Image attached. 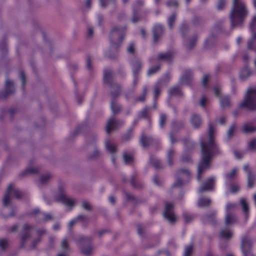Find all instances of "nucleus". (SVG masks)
Segmentation results:
<instances>
[{
	"label": "nucleus",
	"mask_w": 256,
	"mask_h": 256,
	"mask_svg": "<svg viewBox=\"0 0 256 256\" xmlns=\"http://www.w3.org/2000/svg\"><path fill=\"white\" fill-rule=\"evenodd\" d=\"M215 132L214 125L210 123L208 124L209 142L208 143L201 142L202 158L198 166V180L201 179V174L210 167V160L212 156L216 154L217 148L214 142V134Z\"/></svg>",
	"instance_id": "nucleus-1"
},
{
	"label": "nucleus",
	"mask_w": 256,
	"mask_h": 256,
	"mask_svg": "<svg viewBox=\"0 0 256 256\" xmlns=\"http://www.w3.org/2000/svg\"><path fill=\"white\" fill-rule=\"evenodd\" d=\"M248 11L242 0H233L230 12L231 26L232 28L240 25L248 14Z\"/></svg>",
	"instance_id": "nucleus-2"
},
{
	"label": "nucleus",
	"mask_w": 256,
	"mask_h": 256,
	"mask_svg": "<svg viewBox=\"0 0 256 256\" xmlns=\"http://www.w3.org/2000/svg\"><path fill=\"white\" fill-rule=\"evenodd\" d=\"M126 26H114L111 29L110 40V47L116 49L120 45L126 30Z\"/></svg>",
	"instance_id": "nucleus-3"
},
{
	"label": "nucleus",
	"mask_w": 256,
	"mask_h": 256,
	"mask_svg": "<svg viewBox=\"0 0 256 256\" xmlns=\"http://www.w3.org/2000/svg\"><path fill=\"white\" fill-rule=\"evenodd\" d=\"M240 106L246 108L249 110H256V88H251L248 90L247 94L241 102Z\"/></svg>",
	"instance_id": "nucleus-4"
},
{
	"label": "nucleus",
	"mask_w": 256,
	"mask_h": 256,
	"mask_svg": "<svg viewBox=\"0 0 256 256\" xmlns=\"http://www.w3.org/2000/svg\"><path fill=\"white\" fill-rule=\"evenodd\" d=\"M24 195V192L20 190L18 188H15L12 184H10L3 198V205L4 206H8L11 202V198L12 196H15L16 198H21Z\"/></svg>",
	"instance_id": "nucleus-5"
},
{
	"label": "nucleus",
	"mask_w": 256,
	"mask_h": 256,
	"mask_svg": "<svg viewBox=\"0 0 256 256\" xmlns=\"http://www.w3.org/2000/svg\"><path fill=\"white\" fill-rule=\"evenodd\" d=\"M91 237L80 236L78 240V242L82 245V252L86 256H90L92 254V248L91 244Z\"/></svg>",
	"instance_id": "nucleus-6"
},
{
	"label": "nucleus",
	"mask_w": 256,
	"mask_h": 256,
	"mask_svg": "<svg viewBox=\"0 0 256 256\" xmlns=\"http://www.w3.org/2000/svg\"><path fill=\"white\" fill-rule=\"evenodd\" d=\"M252 248V242L248 236H244L242 240L241 248L244 256H250Z\"/></svg>",
	"instance_id": "nucleus-7"
},
{
	"label": "nucleus",
	"mask_w": 256,
	"mask_h": 256,
	"mask_svg": "<svg viewBox=\"0 0 256 256\" xmlns=\"http://www.w3.org/2000/svg\"><path fill=\"white\" fill-rule=\"evenodd\" d=\"M173 204L170 202L165 204V210L164 216L170 222L172 223L176 222V218L173 212Z\"/></svg>",
	"instance_id": "nucleus-8"
},
{
	"label": "nucleus",
	"mask_w": 256,
	"mask_h": 256,
	"mask_svg": "<svg viewBox=\"0 0 256 256\" xmlns=\"http://www.w3.org/2000/svg\"><path fill=\"white\" fill-rule=\"evenodd\" d=\"M122 124V122L116 120L114 117H112L108 121L106 130L107 133L110 134L112 130H116L118 126Z\"/></svg>",
	"instance_id": "nucleus-9"
},
{
	"label": "nucleus",
	"mask_w": 256,
	"mask_h": 256,
	"mask_svg": "<svg viewBox=\"0 0 256 256\" xmlns=\"http://www.w3.org/2000/svg\"><path fill=\"white\" fill-rule=\"evenodd\" d=\"M214 178H210L202 183L198 190L199 192H202L204 191L212 190L214 189Z\"/></svg>",
	"instance_id": "nucleus-10"
},
{
	"label": "nucleus",
	"mask_w": 256,
	"mask_h": 256,
	"mask_svg": "<svg viewBox=\"0 0 256 256\" xmlns=\"http://www.w3.org/2000/svg\"><path fill=\"white\" fill-rule=\"evenodd\" d=\"M56 198L57 201L60 202L66 206L70 207L74 206L76 202V200L68 198L64 194H61L60 195L56 196Z\"/></svg>",
	"instance_id": "nucleus-11"
},
{
	"label": "nucleus",
	"mask_w": 256,
	"mask_h": 256,
	"mask_svg": "<svg viewBox=\"0 0 256 256\" xmlns=\"http://www.w3.org/2000/svg\"><path fill=\"white\" fill-rule=\"evenodd\" d=\"M154 42H157L164 34V28L160 24L156 25L153 28Z\"/></svg>",
	"instance_id": "nucleus-12"
},
{
	"label": "nucleus",
	"mask_w": 256,
	"mask_h": 256,
	"mask_svg": "<svg viewBox=\"0 0 256 256\" xmlns=\"http://www.w3.org/2000/svg\"><path fill=\"white\" fill-rule=\"evenodd\" d=\"M32 226L26 224L24 226V232L22 236V244L21 246H23L24 242L30 236V230Z\"/></svg>",
	"instance_id": "nucleus-13"
},
{
	"label": "nucleus",
	"mask_w": 256,
	"mask_h": 256,
	"mask_svg": "<svg viewBox=\"0 0 256 256\" xmlns=\"http://www.w3.org/2000/svg\"><path fill=\"white\" fill-rule=\"evenodd\" d=\"M237 218L232 213H226L224 224L226 226H232L236 223Z\"/></svg>",
	"instance_id": "nucleus-14"
},
{
	"label": "nucleus",
	"mask_w": 256,
	"mask_h": 256,
	"mask_svg": "<svg viewBox=\"0 0 256 256\" xmlns=\"http://www.w3.org/2000/svg\"><path fill=\"white\" fill-rule=\"evenodd\" d=\"M112 73L110 70H105L104 75V84L108 86L114 84L112 80Z\"/></svg>",
	"instance_id": "nucleus-15"
},
{
	"label": "nucleus",
	"mask_w": 256,
	"mask_h": 256,
	"mask_svg": "<svg viewBox=\"0 0 256 256\" xmlns=\"http://www.w3.org/2000/svg\"><path fill=\"white\" fill-rule=\"evenodd\" d=\"M14 92V83L8 80L6 82V92L4 96V98L12 94Z\"/></svg>",
	"instance_id": "nucleus-16"
},
{
	"label": "nucleus",
	"mask_w": 256,
	"mask_h": 256,
	"mask_svg": "<svg viewBox=\"0 0 256 256\" xmlns=\"http://www.w3.org/2000/svg\"><path fill=\"white\" fill-rule=\"evenodd\" d=\"M190 122L192 126L196 128H200L202 124V120L200 116L196 114H193L192 116Z\"/></svg>",
	"instance_id": "nucleus-17"
},
{
	"label": "nucleus",
	"mask_w": 256,
	"mask_h": 256,
	"mask_svg": "<svg viewBox=\"0 0 256 256\" xmlns=\"http://www.w3.org/2000/svg\"><path fill=\"white\" fill-rule=\"evenodd\" d=\"M192 72L190 70L186 71L184 74L182 76L180 80V82L182 84H189L192 80Z\"/></svg>",
	"instance_id": "nucleus-18"
},
{
	"label": "nucleus",
	"mask_w": 256,
	"mask_h": 256,
	"mask_svg": "<svg viewBox=\"0 0 256 256\" xmlns=\"http://www.w3.org/2000/svg\"><path fill=\"white\" fill-rule=\"evenodd\" d=\"M110 89V94L114 96H118L120 92V86L116 83L112 84V86H108Z\"/></svg>",
	"instance_id": "nucleus-19"
},
{
	"label": "nucleus",
	"mask_w": 256,
	"mask_h": 256,
	"mask_svg": "<svg viewBox=\"0 0 256 256\" xmlns=\"http://www.w3.org/2000/svg\"><path fill=\"white\" fill-rule=\"evenodd\" d=\"M134 76L138 75L139 71L142 68V63L138 59H135L132 64Z\"/></svg>",
	"instance_id": "nucleus-20"
},
{
	"label": "nucleus",
	"mask_w": 256,
	"mask_h": 256,
	"mask_svg": "<svg viewBox=\"0 0 256 256\" xmlns=\"http://www.w3.org/2000/svg\"><path fill=\"white\" fill-rule=\"evenodd\" d=\"M100 6L102 8H106L109 6L116 8V0H99Z\"/></svg>",
	"instance_id": "nucleus-21"
},
{
	"label": "nucleus",
	"mask_w": 256,
	"mask_h": 256,
	"mask_svg": "<svg viewBox=\"0 0 256 256\" xmlns=\"http://www.w3.org/2000/svg\"><path fill=\"white\" fill-rule=\"evenodd\" d=\"M173 56L174 54L172 52L160 54L158 55V59L161 60L170 62L173 58Z\"/></svg>",
	"instance_id": "nucleus-22"
},
{
	"label": "nucleus",
	"mask_w": 256,
	"mask_h": 256,
	"mask_svg": "<svg viewBox=\"0 0 256 256\" xmlns=\"http://www.w3.org/2000/svg\"><path fill=\"white\" fill-rule=\"evenodd\" d=\"M220 103L222 108H226L230 106V102L228 96H222L220 98Z\"/></svg>",
	"instance_id": "nucleus-23"
},
{
	"label": "nucleus",
	"mask_w": 256,
	"mask_h": 256,
	"mask_svg": "<svg viewBox=\"0 0 256 256\" xmlns=\"http://www.w3.org/2000/svg\"><path fill=\"white\" fill-rule=\"evenodd\" d=\"M232 233L228 229H222L220 232V236L221 238L230 240L232 238Z\"/></svg>",
	"instance_id": "nucleus-24"
},
{
	"label": "nucleus",
	"mask_w": 256,
	"mask_h": 256,
	"mask_svg": "<svg viewBox=\"0 0 256 256\" xmlns=\"http://www.w3.org/2000/svg\"><path fill=\"white\" fill-rule=\"evenodd\" d=\"M240 202L242 208V211L245 214L246 218L247 219L249 212V206L248 203L244 198H242L240 200Z\"/></svg>",
	"instance_id": "nucleus-25"
},
{
	"label": "nucleus",
	"mask_w": 256,
	"mask_h": 256,
	"mask_svg": "<svg viewBox=\"0 0 256 256\" xmlns=\"http://www.w3.org/2000/svg\"><path fill=\"white\" fill-rule=\"evenodd\" d=\"M140 142L142 146L144 148H146L152 143L153 140L152 138L146 136L143 134L140 139Z\"/></svg>",
	"instance_id": "nucleus-26"
},
{
	"label": "nucleus",
	"mask_w": 256,
	"mask_h": 256,
	"mask_svg": "<svg viewBox=\"0 0 256 256\" xmlns=\"http://www.w3.org/2000/svg\"><path fill=\"white\" fill-rule=\"evenodd\" d=\"M61 248L64 252L58 254V256H67L66 250L68 249V241L66 238H64L61 242Z\"/></svg>",
	"instance_id": "nucleus-27"
},
{
	"label": "nucleus",
	"mask_w": 256,
	"mask_h": 256,
	"mask_svg": "<svg viewBox=\"0 0 256 256\" xmlns=\"http://www.w3.org/2000/svg\"><path fill=\"white\" fill-rule=\"evenodd\" d=\"M130 182L132 186L135 188H141L143 186V184L137 180L135 174L132 176Z\"/></svg>",
	"instance_id": "nucleus-28"
},
{
	"label": "nucleus",
	"mask_w": 256,
	"mask_h": 256,
	"mask_svg": "<svg viewBox=\"0 0 256 256\" xmlns=\"http://www.w3.org/2000/svg\"><path fill=\"white\" fill-rule=\"evenodd\" d=\"M251 74V72L248 66H246L241 70L240 77L242 80H246Z\"/></svg>",
	"instance_id": "nucleus-29"
},
{
	"label": "nucleus",
	"mask_w": 256,
	"mask_h": 256,
	"mask_svg": "<svg viewBox=\"0 0 256 256\" xmlns=\"http://www.w3.org/2000/svg\"><path fill=\"white\" fill-rule=\"evenodd\" d=\"M162 82L160 81L157 82L154 88V98L156 99L160 94Z\"/></svg>",
	"instance_id": "nucleus-30"
},
{
	"label": "nucleus",
	"mask_w": 256,
	"mask_h": 256,
	"mask_svg": "<svg viewBox=\"0 0 256 256\" xmlns=\"http://www.w3.org/2000/svg\"><path fill=\"white\" fill-rule=\"evenodd\" d=\"M106 150L110 153L113 154L116 152V145L109 140L106 142Z\"/></svg>",
	"instance_id": "nucleus-31"
},
{
	"label": "nucleus",
	"mask_w": 256,
	"mask_h": 256,
	"mask_svg": "<svg viewBox=\"0 0 256 256\" xmlns=\"http://www.w3.org/2000/svg\"><path fill=\"white\" fill-rule=\"evenodd\" d=\"M211 204V200L208 198H200L198 202V206L200 207L208 206Z\"/></svg>",
	"instance_id": "nucleus-32"
},
{
	"label": "nucleus",
	"mask_w": 256,
	"mask_h": 256,
	"mask_svg": "<svg viewBox=\"0 0 256 256\" xmlns=\"http://www.w3.org/2000/svg\"><path fill=\"white\" fill-rule=\"evenodd\" d=\"M52 178V175L50 173H46L42 175L40 178V182L45 184L49 182Z\"/></svg>",
	"instance_id": "nucleus-33"
},
{
	"label": "nucleus",
	"mask_w": 256,
	"mask_h": 256,
	"mask_svg": "<svg viewBox=\"0 0 256 256\" xmlns=\"http://www.w3.org/2000/svg\"><path fill=\"white\" fill-rule=\"evenodd\" d=\"M35 214H38L40 218L44 219V220H50L52 219V216L50 214H46L40 212L38 210H34Z\"/></svg>",
	"instance_id": "nucleus-34"
},
{
	"label": "nucleus",
	"mask_w": 256,
	"mask_h": 256,
	"mask_svg": "<svg viewBox=\"0 0 256 256\" xmlns=\"http://www.w3.org/2000/svg\"><path fill=\"white\" fill-rule=\"evenodd\" d=\"M124 194L127 200L132 201L134 203H138L140 202V200H138V198L134 196L130 193L126 192Z\"/></svg>",
	"instance_id": "nucleus-35"
},
{
	"label": "nucleus",
	"mask_w": 256,
	"mask_h": 256,
	"mask_svg": "<svg viewBox=\"0 0 256 256\" xmlns=\"http://www.w3.org/2000/svg\"><path fill=\"white\" fill-rule=\"evenodd\" d=\"M216 212H213L212 213H210V214L206 215V218L208 221L212 222V224H216Z\"/></svg>",
	"instance_id": "nucleus-36"
},
{
	"label": "nucleus",
	"mask_w": 256,
	"mask_h": 256,
	"mask_svg": "<svg viewBox=\"0 0 256 256\" xmlns=\"http://www.w3.org/2000/svg\"><path fill=\"white\" fill-rule=\"evenodd\" d=\"M111 108L114 114H116L121 110V106L113 100L111 102Z\"/></svg>",
	"instance_id": "nucleus-37"
},
{
	"label": "nucleus",
	"mask_w": 256,
	"mask_h": 256,
	"mask_svg": "<svg viewBox=\"0 0 256 256\" xmlns=\"http://www.w3.org/2000/svg\"><path fill=\"white\" fill-rule=\"evenodd\" d=\"M150 162L153 166L156 168H161L159 160L155 156H150Z\"/></svg>",
	"instance_id": "nucleus-38"
},
{
	"label": "nucleus",
	"mask_w": 256,
	"mask_h": 256,
	"mask_svg": "<svg viewBox=\"0 0 256 256\" xmlns=\"http://www.w3.org/2000/svg\"><path fill=\"white\" fill-rule=\"evenodd\" d=\"M148 92V88L144 86L143 88L142 94L136 99V102H144Z\"/></svg>",
	"instance_id": "nucleus-39"
},
{
	"label": "nucleus",
	"mask_w": 256,
	"mask_h": 256,
	"mask_svg": "<svg viewBox=\"0 0 256 256\" xmlns=\"http://www.w3.org/2000/svg\"><path fill=\"white\" fill-rule=\"evenodd\" d=\"M39 171L38 168H34V167H30L26 169V170L22 173V174L25 176L28 174H36L38 173Z\"/></svg>",
	"instance_id": "nucleus-40"
},
{
	"label": "nucleus",
	"mask_w": 256,
	"mask_h": 256,
	"mask_svg": "<svg viewBox=\"0 0 256 256\" xmlns=\"http://www.w3.org/2000/svg\"><path fill=\"white\" fill-rule=\"evenodd\" d=\"M169 94L171 96H180L181 94V92L178 87H174L170 89Z\"/></svg>",
	"instance_id": "nucleus-41"
},
{
	"label": "nucleus",
	"mask_w": 256,
	"mask_h": 256,
	"mask_svg": "<svg viewBox=\"0 0 256 256\" xmlns=\"http://www.w3.org/2000/svg\"><path fill=\"white\" fill-rule=\"evenodd\" d=\"M252 32V39L248 42V48H252V44L255 40H256V31L254 30H251Z\"/></svg>",
	"instance_id": "nucleus-42"
},
{
	"label": "nucleus",
	"mask_w": 256,
	"mask_h": 256,
	"mask_svg": "<svg viewBox=\"0 0 256 256\" xmlns=\"http://www.w3.org/2000/svg\"><path fill=\"white\" fill-rule=\"evenodd\" d=\"M237 173V169L234 168L232 169L230 172L226 174V177L227 180H231L235 178Z\"/></svg>",
	"instance_id": "nucleus-43"
},
{
	"label": "nucleus",
	"mask_w": 256,
	"mask_h": 256,
	"mask_svg": "<svg viewBox=\"0 0 256 256\" xmlns=\"http://www.w3.org/2000/svg\"><path fill=\"white\" fill-rule=\"evenodd\" d=\"M244 130L246 132H254L256 129L250 124H246L243 126Z\"/></svg>",
	"instance_id": "nucleus-44"
},
{
	"label": "nucleus",
	"mask_w": 256,
	"mask_h": 256,
	"mask_svg": "<svg viewBox=\"0 0 256 256\" xmlns=\"http://www.w3.org/2000/svg\"><path fill=\"white\" fill-rule=\"evenodd\" d=\"M167 116L164 114H162L160 115V125L162 128H163L166 122Z\"/></svg>",
	"instance_id": "nucleus-45"
},
{
	"label": "nucleus",
	"mask_w": 256,
	"mask_h": 256,
	"mask_svg": "<svg viewBox=\"0 0 256 256\" xmlns=\"http://www.w3.org/2000/svg\"><path fill=\"white\" fill-rule=\"evenodd\" d=\"M174 154V151L172 149H170L168 152V164L172 166L173 164L172 158Z\"/></svg>",
	"instance_id": "nucleus-46"
},
{
	"label": "nucleus",
	"mask_w": 256,
	"mask_h": 256,
	"mask_svg": "<svg viewBox=\"0 0 256 256\" xmlns=\"http://www.w3.org/2000/svg\"><path fill=\"white\" fill-rule=\"evenodd\" d=\"M248 186L249 188H252L254 186V178L251 172H248Z\"/></svg>",
	"instance_id": "nucleus-47"
},
{
	"label": "nucleus",
	"mask_w": 256,
	"mask_h": 256,
	"mask_svg": "<svg viewBox=\"0 0 256 256\" xmlns=\"http://www.w3.org/2000/svg\"><path fill=\"white\" fill-rule=\"evenodd\" d=\"M192 244L186 246L184 250V256H190L192 252Z\"/></svg>",
	"instance_id": "nucleus-48"
},
{
	"label": "nucleus",
	"mask_w": 256,
	"mask_h": 256,
	"mask_svg": "<svg viewBox=\"0 0 256 256\" xmlns=\"http://www.w3.org/2000/svg\"><path fill=\"white\" fill-rule=\"evenodd\" d=\"M176 14L173 13L168 18V26L170 28H172V24L176 20Z\"/></svg>",
	"instance_id": "nucleus-49"
},
{
	"label": "nucleus",
	"mask_w": 256,
	"mask_h": 256,
	"mask_svg": "<svg viewBox=\"0 0 256 256\" xmlns=\"http://www.w3.org/2000/svg\"><path fill=\"white\" fill-rule=\"evenodd\" d=\"M236 130V126L235 124H232V126H230V128L229 130L227 132V136L228 138H231L232 137Z\"/></svg>",
	"instance_id": "nucleus-50"
},
{
	"label": "nucleus",
	"mask_w": 256,
	"mask_h": 256,
	"mask_svg": "<svg viewBox=\"0 0 256 256\" xmlns=\"http://www.w3.org/2000/svg\"><path fill=\"white\" fill-rule=\"evenodd\" d=\"M123 157L124 162L126 164H130L132 162V156L131 155L128 154L126 152L124 153Z\"/></svg>",
	"instance_id": "nucleus-51"
},
{
	"label": "nucleus",
	"mask_w": 256,
	"mask_h": 256,
	"mask_svg": "<svg viewBox=\"0 0 256 256\" xmlns=\"http://www.w3.org/2000/svg\"><path fill=\"white\" fill-rule=\"evenodd\" d=\"M82 206L84 209L88 211H90L92 210V206L90 203L86 200L82 201Z\"/></svg>",
	"instance_id": "nucleus-52"
},
{
	"label": "nucleus",
	"mask_w": 256,
	"mask_h": 256,
	"mask_svg": "<svg viewBox=\"0 0 256 256\" xmlns=\"http://www.w3.org/2000/svg\"><path fill=\"white\" fill-rule=\"evenodd\" d=\"M94 151L92 154H90L89 156V158L90 159H94L98 158L100 155V153L99 151L95 148V146H94Z\"/></svg>",
	"instance_id": "nucleus-53"
},
{
	"label": "nucleus",
	"mask_w": 256,
	"mask_h": 256,
	"mask_svg": "<svg viewBox=\"0 0 256 256\" xmlns=\"http://www.w3.org/2000/svg\"><path fill=\"white\" fill-rule=\"evenodd\" d=\"M166 4L168 7L174 6L177 8L178 6V2L176 0H168Z\"/></svg>",
	"instance_id": "nucleus-54"
},
{
	"label": "nucleus",
	"mask_w": 256,
	"mask_h": 256,
	"mask_svg": "<svg viewBox=\"0 0 256 256\" xmlns=\"http://www.w3.org/2000/svg\"><path fill=\"white\" fill-rule=\"evenodd\" d=\"M179 174L180 176L184 178V176H190V172L188 170L186 169H182L179 171Z\"/></svg>",
	"instance_id": "nucleus-55"
},
{
	"label": "nucleus",
	"mask_w": 256,
	"mask_h": 256,
	"mask_svg": "<svg viewBox=\"0 0 256 256\" xmlns=\"http://www.w3.org/2000/svg\"><path fill=\"white\" fill-rule=\"evenodd\" d=\"M86 68L89 70H92V58L90 56H88L86 59Z\"/></svg>",
	"instance_id": "nucleus-56"
},
{
	"label": "nucleus",
	"mask_w": 256,
	"mask_h": 256,
	"mask_svg": "<svg viewBox=\"0 0 256 256\" xmlns=\"http://www.w3.org/2000/svg\"><path fill=\"white\" fill-rule=\"evenodd\" d=\"M8 240L5 238L0 239V248L2 249H5L8 246Z\"/></svg>",
	"instance_id": "nucleus-57"
},
{
	"label": "nucleus",
	"mask_w": 256,
	"mask_h": 256,
	"mask_svg": "<svg viewBox=\"0 0 256 256\" xmlns=\"http://www.w3.org/2000/svg\"><path fill=\"white\" fill-rule=\"evenodd\" d=\"M226 4V0H218L217 8L218 10H222Z\"/></svg>",
	"instance_id": "nucleus-58"
},
{
	"label": "nucleus",
	"mask_w": 256,
	"mask_h": 256,
	"mask_svg": "<svg viewBox=\"0 0 256 256\" xmlns=\"http://www.w3.org/2000/svg\"><path fill=\"white\" fill-rule=\"evenodd\" d=\"M160 68V66H156L150 68L148 71V76L158 72Z\"/></svg>",
	"instance_id": "nucleus-59"
},
{
	"label": "nucleus",
	"mask_w": 256,
	"mask_h": 256,
	"mask_svg": "<svg viewBox=\"0 0 256 256\" xmlns=\"http://www.w3.org/2000/svg\"><path fill=\"white\" fill-rule=\"evenodd\" d=\"M248 148L252 150H256V139H253L248 143Z\"/></svg>",
	"instance_id": "nucleus-60"
},
{
	"label": "nucleus",
	"mask_w": 256,
	"mask_h": 256,
	"mask_svg": "<svg viewBox=\"0 0 256 256\" xmlns=\"http://www.w3.org/2000/svg\"><path fill=\"white\" fill-rule=\"evenodd\" d=\"M184 218L186 222H190L193 220V216L187 212H185L183 214Z\"/></svg>",
	"instance_id": "nucleus-61"
},
{
	"label": "nucleus",
	"mask_w": 256,
	"mask_h": 256,
	"mask_svg": "<svg viewBox=\"0 0 256 256\" xmlns=\"http://www.w3.org/2000/svg\"><path fill=\"white\" fill-rule=\"evenodd\" d=\"M144 4V2L142 0H138L136 2L134 6V11H138V10L142 7Z\"/></svg>",
	"instance_id": "nucleus-62"
},
{
	"label": "nucleus",
	"mask_w": 256,
	"mask_h": 256,
	"mask_svg": "<svg viewBox=\"0 0 256 256\" xmlns=\"http://www.w3.org/2000/svg\"><path fill=\"white\" fill-rule=\"evenodd\" d=\"M148 110L147 108H144L138 114L139 118H146L148 115Z\"/></svg>",
	"instance_id": "nucleus-63"
},
{
	"label": "nucleus",
	"mask_w": 256,
	"mask_h": 256,
	"mask_svg": "<svg viewBox=\"0 0 256 256\" xmlns=\"http://www.w3.org/2000/svg\"><path fill=\"white\" fill-rule=\"evenodd\" d=\"M250 30H256V16H254L252 18V22L250 24Z\"/></svg>",
	"instance_id": "nucleus-64"
}]
</instances>
